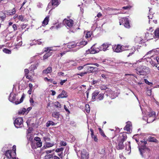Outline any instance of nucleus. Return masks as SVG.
<instances>
[{
  "label": "nucleus",
  "mask_w": 159,
  "mask_h": 159,
  "mask_svg": "<svg viewBox=\"0 0 159 159\" xmlns=\"http://www.w3.org/2000/svg\"><path fill=\"white\" fill-rule=\"evenodd\" d=\"M136 73L139 75H145L148 74L149 68L144 66L138 67L136 69Z\"/></svg>",
  "instance_id": "1"
},
{
  "label": "nucleus",
  "mask_w": 159,
  "mask_h": 159,
  "mask_svg": "<svg viewBox=\"0 0 159 159\" xmlns=\"http://www.w3.org/2000/svg\"><path fill=\"white\" fill-rule=\"evenodd\" d=\"M24 97V94H23L20 99V101H19L18 99H16L15 94H10L9 96V100L11 102L14 103L16 104L17 105L23 101Z\"/></svg>",
  "instance_id": "2"
},
{
  "label": "nucleus",
  "mask_w": 159,
  "mask_h": 159,
  "mask_svg": "<svg viewBox=\"0 0 159 159\" xmlns=\"http://www.w3.org/2000/svg\"><path fill=\"white\" fill-rule=\"evenodd\" d=\"M120 25H123L126 28L129 29L130 27L129 20L126 17L120 18H119Z\"/></svg>",
  "instance_id": "3"
},
{
  "label": "nucleus",
  "mask_w": 159,
  "mask_h": 159,
  "mask_svg": "<svg viewBox=\"0 0 159 159\" xmlns=\"http://www.w3.org/2000/svg\"><path fill=\"white\" fill-rule=\"evenodd\" d=\"M23 121L22 117H18L15 120L14 124L15 126L17 128L21 127L23 125Z\"/></svg>",
  "instance_id": "4"
},
{
  "label": "nucleus",
  "mask_w": 159,
  "mask_h": 159,
  "mask_svg": "<svg viewBox=\"0 0 159 159\" xmlns=\"http://www.w3.org/2000/svg\"><path fill=\"white\" fill-rule=\"evenodd\" d=\"M95 44H94L92 47L90 49H89L86 51V53L87 54H95L99 52L100 50L99 48H97L95 47Z\"/></svg>",
  "instance_id": "5"
},
{
  "label": "nucleus",
  "mask_w": 159,
  "mask_h": 159,
  "mask_svg": "<svg viewBox=\"0 0 159 159\" xmlns=\"http://www.w3.org/2000/svg\"><path fill=\"white\" fill-rule=\"evenodd\" d=\"M117 142H116V148L117 150H122L124 149L125 147V144H124V142L117 139Z\"/></svg>",
  "instance_id": "6"
},
{
  "label": "nucleus",
  "mask_w": 159,
  "mask_h": 159,
  "mask_svg": "<svg viewBox=\"0 0 159 159\" xmlns=\"http://www.w3.org/2000/svg\"><path fill=\"white\" fill-rule=\"evenodd\" d=\"M127 139V133L124 132L120 133L119 136L118 137L117 139L124 142Z\"/></svg>",
  "instance_id": "7"
},
{
  "label": "nucleus",
  "mask_w": 159,
  "mask_h": 159,
  "mask_svg": "<svg viewBox=\"0 0 159 159\" xmlns=\"http://www.w3.org/2000/svg\"><path fill=\"white\" fill-rule=\"evenodd\" d=\"M111 45V44L108 43H104L99 47L100 50L105 51L109 50L108 48Z\"/></svg>",
  "instance_id": "8"
},
{
  "label": "nucleus",
  "mask_w": 159,
  "mask_h": 159,
  "mask_svg": "<svg viewBox=\"0 0 159 159\" xmlns=\"http://www.w3.org/2000/svg\"><path fill=\"white\" fill-rule=\"evenodd\" d=\"M64 21L65 22L66 26L69 28L71 27L74 24L73 20L71 19L69 20L65 19L64 20Z\"/></svg>",
  "instance_id": "9"
},
{
  "label": "nucleus",
  "mask_w": 159,
  "mask_h": 159,
  "mask_svg": "<svg viewBox=\"0 0 159 159\" xmlns=\"http://www.w3.org/2000/svg\"><path fill=\"white\" fill-rule=\"evenodd\" d=\"M122 45L118 44L117 46H115L112 48L114 51L116 52H120L123 51Z\"/></svg>",
  "instance_id": "10"
},
{
  "label": "nucleus",
  "mask_w": 159,
  "mask_h": 159,
  "mask_svg": "<svg viewBox=\"0 0 159 159\" xmlns=\"http://www.w3.org/2000/svg\"><path fill=\"white\" fill-rule=\"evenodd\" d=\"M86 69L87 70L88 72L89 73L97 71L98 70V69L97 67L91 66H87Z\"/></svg>",
  "instance_id": "11"
},
{
  "label": "nucleus",
  "mask_w": 159,
  "mask_h": 159,
  "mask_svg": "<svg viewBox=\"0 0 159 159\" xmlns=\"http://www.w3.org/2000/svg\"><path fill=\"white\" fill-rule=\"evenodd\" d=\"M154 35L152 33L147 32L145 34V39L147 41L152 39Z\"/></svg>",
  "instance_id": "12"
},
{
  "label": "nucleus",
  "mask_w": 159,
  "mask_h": 159,
  "mask_svg": "<svg viewBox=\"0 0 159 159\" xmlns=\"http://www.w3.org/2000/svg\"><path fill=\"white\" fill-rule=\"evenodd\" d=\"M81 158L82 159H89V154L85 150H84L81 152Z\"/></svg>",
  "instance_id": "13"
},
{
  "label": "nucleus",
  "mask_w": 159,
  "mask_h": 159,
  "mask_svg": "<svg viewBox=\"0 0 159 159\" xmlns=\"http://www.w3.org/2000/svg\"><path fill=\"white\" fill-rule=\"evenodd\" d=\"M5 12L6 15L10 16L14 14L16 12V11L15 8H13L12 10L5 11Z\"/></svg>",
  "instance_id": "14"
},
{
  "label": "nucleus",
  "mask_w": 159,
  "mask_h": 159,
  "mask_svg": "<svg viewBox=\"0 0 159 159\" xmlns=\"http://www.w3.org/2000/svg\"><path fill=\"white\" fill-rule=\"evenodd\" d=\"M78 44V43H76L74 42H71L68 43L67 47L70 48H73L77 46H79V45H77Z\"/></svg>",
  "instance_id": "15"
},
{
  "label": "nucleus",
  "mask_w": 159,
  "mask_h": 159,
  "mask_svg": "<svg viewBox=\"0 0 159 159\" xmlns=\"http://www.w3.org/2000/svg\"><path fill=\"white\" fill-rule=\"evenodd\" d=\"M128 52L129 54L127 55V57H129L130 56L132 55L134 53L135 51H136L135 48V47H132V48H130L128 50Z\"/></svg>",
  "instance_id": "16"
},
{
  "label": "nucleus",
  "mask_w": 159,
  "mask_h": 159,
  "mask_svg": "<svg viewBox=\"0 0 159 159\" xmlns=\"http://www.w3.org/2000/svg\"><path fill=\"white\" fill-rule=\"evenodd\" d=\"M90 130L91 132V136L92 139H93L94 141L95 142H98V139L97 137V136L94 134L93 129H90Z\"/></svg>",
  "instance_id": "17"
},
{
  "label": "nucleus",
  "mask_w": 159,
  "mask_h": 159,
  "mask_svg": "<svg viewBox=\"0 0 159 159\" xmlns=\"http://www.w3.org/2000/svg\"><path fill=\"white\" fill-rule=\"evenodd\" d=\"M99 92L97 90L94 91L92 94V99L93 100H95L98 94H99Z\"/></svg>",
  "instance_id": "18"
},
{
  "label": "nucleus",
  "mask_w": 159,
  "mask_h": 159,
  "mask_svg": "<svg viewBox=\"0 0 159 159\" xmlns=\"http://www.w3.org/2000/svg\"><path fill=\"white\" fill-rule=\"evenodd\" d=\"M131 125V122L129 121L127 122V124L124 127V129L125 130L127 131H130V127Z\"/></svg>",
  "instance_id": "19"
},
{
  "label": "nucleus",
  "mask_w": 159,
  "mask_h": 159,
  "mask_svg": "<svg viewBox=\"0 0 159 159\" xmlns=\"http://www.w3.org/2000/svg\"><path fill=\"white\" fill-rule=\"evenodd\" d=\"M67 97V96L66 95V92L65 91L63 90L62 93L58 96L57 98H66Z\"/></svg>",
  "instance_id": "20"
},
{
  "label": "nucleus",
  "mask_w": 159,
  "mask_h": 159,
  "mask_svg": "<svg viewBox=\"0 0 159 159\" xmlns=\"http://www.w3.org/2000/svg\"><path fill=\"white\" fill-rule=\"evenodd\" d=\"M155 116V113L154 111L151 112L149 113L148 114V120L150 118H152L153 119L152 120V121H153L154 120V118Z\"/></svg>",
  "instance_id": "21"
},
{
  "label": "nucleus",
  "mask_w": 159,
  "mask_h": 159,
  "mask_svg": "<svg viewBox=\"0 0 159 159\" xmlns=\"http://www.w3.org/2000/svg\"><path fill=\"white\" fill-rule=\"evenodd\" d=\"M11 150H7L6 151L5 155L7 158L9 159H11L12 157V156L11 155Z\"/></svg>",
  "instance_id": "22"
},
{
  "label": "nucleus",
  "mask_w": 159,
  "mask_h": 159,
  "mask_svg": "<svg viewBox=\"0 0 159 159\" xmlns=\"http://www.w3.org/2000/svg\"><path fill=\"white\" fill-rule=\"evenodd\" d=\"M52 71V68L51 67H48L46 69L43 70V73L47 74L50 73Z\"/></svg>",
  "instance_id": "23"
},
{
  "label": "nucleus",
  "mask_w": 159,
  "mask_h": 159,
  "mask_svg": "<svg viewBox=\"0 0 159 159\" xmlns=\"http://www.w3.org/2000/svg\"><path fill=\"white\" fill-rule=\"evenodd\" d=\"M148 140L150 142H154L157 143H158V141L154 137H149L148 138Z\"/></svg>",
  "instance_id": "24"
},
{
  "label": "nucleus",
  "mask_w": 159,
  "mask_h": 159,
  "mask_svg": "<svg viewBox=\"0 0 159 159\" xmlns=\"http://www.w3.org/2000/svg\"><path fill=\"white\" fill-rule=\"evenodd\" d=\"M49 21V16H46L42 22V25L44 26L47 25Z\"/></svg>",
  "instance_id": "25"
},
{
  "label": "nucleus",
  "mask_w": 159,
  "mask_h": 159,
  "mask_svg": "<svg viewBox=\"0 0 159 159\" xmlns=\"http://www.w3.org/2000/svg\"><path fill=\"white\" fill-rule=\"evenodd\" d=\"M122 48L123 51H124L128 50L130 48V46L127 44H124L122 45Z\"/></svg>",
  "instance_id": "26"
},
{
  "label": "nucleus",
  "mask_w": 159,
  "mask_h": 159,
  "mask_svg": "<svg viewBox=\"0 0 159 159\" xmlns=\"http://www.w3.org/2000/svg\"><path fill=\"white\" fill-rule=\"evenodd\" d=\"M52 52H47L46 53H45L43 56V59L45 60L51 56L52 55Z\"/></svg>",
  "instance_id": "27"
},
{
  "label": "nucleus",
  "mask_w": 159,
  "mask_h": 159,
  "mask_svg": "<svg viewBox=\"0 0 159 159\" xmlns=\"http://www.w3.org/2000/svg\"><path fill=\"white\" fill-rule=\"evenodd\" d=\"M51 2L52 6L57 7L59 4L58 0H52Z\"/></svg>",
  "instance_id": "28"
},
{
  "label": "nucleus",
  "mask_w": 159,
  "mask_h": 159,
  "mask_svg": "<svg viewBox=\"0 0 159 159\" xmlns=\"http://www.w3.org/2000/svg\"><path fill=\"white\" fill-rule=\"evenodd\" d=\"M52 116L57 119H58L59 117L60 114L59 112L54 111L52 114Z\"/></svg>",
  "instance_id": "29"
},
{
  "label": "nucleus",
  "mask_w": 159,
  "mask_h": 159,
  "mask_svg": "<svg viewBox=\"0 0 159 159\" xmlns=\"http://www.w3.org/2000/svg\"><path fill=\"white\" fill-rule=\"evenodd\" d=\"M37 66L36 64H34L32 65L31 66L29 67V69L30 71H32L36 69L37 68Z\"/></svg>",
  "instance_id": "30"
},
{
  "label": "nucleus",
  "mask_w": 159,
  "mask_h": 159,
  "mask_svg": "<svg viewBox=\"0 0 159 159\" xmlns=\"http://www.w3.org/2000/svg\"><path fill=\"white\" fill-rule=\"evenodd\" d=\"M104 98V94L101 93L99 94L96 98L99 100H102Z\"/></svg>",
  "instance_id": "31"
},
{
  "label": "nucleus",
  "mask_w": 159,
  "mask_h": 159,
  "mask_svg": "<svg viewBox=\"0 0 159 159\" xmlns=\"http://www.w3.org/2000/svg\"><path fill=\"white\" fill-rule=\"evenodd\" d=\"M56 124H55L52 121H48L46 123V126L48 127L50 125H54Z\"/></svg>",
  "instance_id": "32"
},
{
  "label": "nucleus",
  "mask_w": 159,
  "mask_h": 159,
  "mask_svg": "<svg viewBox=\"0 0 159 159\" xmlns=\"http://www.w3.org/2000/svg\"><path fill=\"white\" fill-rule=\"evenodd\" d=\"M54 105L57 108H61L62 107L61 105L58 101L54 102Z\"/></svg>",
  "instance_id": "33"
},
{
  "label": "nucleus",
  "mask_w": 159,
  "mask_h": 159,
  "mask_svg": "<svg viewBox=\"0 0 159 159\" xmlns=\"http://www.w3.org/2000/svg\"><path fill=\"white\" fill-rule=\"evenodd\" d=\"M98 129L100 134L104 138H106L107 137L106 136L105 134L104 131L103 130H102L101 128H99Z\"/></svg>",
  "instance_id": "34"
},
{
  "label": "nucleus",
  "mask_w": 159,
  "mask_h": 159,
  "mask_svg": "<svg viewBox=\"0 0 159 159\" xmlns=\"http://www.w3.org/2000/svg\"><path fill=\"white\" fill-rule=\"evenodd\" d=\"M18 19L21 21H25V19L24 18V16L22 15H18Z\"/></svg>",
  "instance_id": "35"
},
{
  "label": "nucleus",
  "mask_w": 159,
  "mask_h": 159,
  "mask_svg": "<svg viewBox=\"0 0 159 159\" xmlns=\"http://www.w3.org/2000/svg\"><path fill=\"white\" fill-rule=\"evenodd\" d=\"M154 34L156 37L159 38V29L158 28L155 31Z\"/></svg>",
  "instance_id": "36"
},
{
  "label": "nucleus",
  "mask_w": 159,
  "mask_h": 159,
  "mask_svg": "<svg viewBox=\"0 0 159 159\" xmlns=\"http://www.w3.org/2000/svg\"><path fill=\"white\" fill-rule=\"evenodd\" d=\"M13 36L11 33H10L7 34V35L6 36V38L8 40L11 39L12 38Z\"/></svg>",
  "instance_id": "37"
},
{
  "label": "nucleus",
  "mask_w": 159,
  "mask_h": 159,
  "mask_svg": "<svg viewBox=\"0 0 159 159\" xmlns=\"http://www.w3.org/2000/svg\"><path fill=\"white\" fill-rule=\"evenodd\" d=\"M53 156V155L52 154H47L44 157L45 159H49L50 158H52V159Z\"/></svg>",
  "instance_id": "38"
},
{
  "label": "nucleus",
  "mask_w": 159,
  "mask_h": 159,
  "mask_svg": "<svg viewBox=\"0 0 159 159\" xmlns=\"http://www.w3.org/2000/svg\"><path fill=\"white\" fill-rule=\"evenodd\" d=\"M51 48L50 47H47V48H44V52H51V51H52V50L51 49Z\"/></svg>",
  "instance_id": "39"
},
{
  "label": "nucleus",
  "mask_w": 159,
  "mask_h": 159,
  "mask_svg": "<svg viewBox=\"0 0 159 159\" xmlns=\"http://www.w3.org/2000/svg\"><path fill=\"white\" fill-rule=\"evenodd\" d=\"M3 51L4 52L7 54H10L11 53L10 50L7 48H4L3 50Z\"/></svg>",
  "instance_id": "40"
},
{
  "label": "nucleus",
  "mask_w": 159,
  "mask_h": 159,
  "mask_svg": "<svg viewBox=\"0 0 159 159\" xmlns=\"http://www.w3.org/2000/svg\"><path fill=\"white\" fill-rule=\"evenodd\" d=\"M12 148H13L12 150L13 151H14L13 156H15L16 155V146L15 145H14L13 146Z\"/></svg>",
  "instance_id": "41"
},
{
  "label": "nucleus",
  "mask_w": 159,
  "mask_h": 159,
  "mask_svg": "<svg viewBox=\"0 0 159 159\" xmlns=\"http://www.w3.org/2000/svg\"><path fill=\"white\" fill-rule=\"evenodd\" d=\"M91 35L92 32L90 31H88L87 32L86 34L85 37L86 38H90L91 36Z\"/></svg>",
  "instance_id": "42"
},
{
  "label": "nucleus",
  "mask_w": 159,
  "mask_h": 159,
  "mask_svg": "<svg viewBox=\"0 0 159 159\" xmlns=\"http://www.w3.org/2000/svg\"><path fill=\"white\" fill-rule=\"evenodd\" d=\"M46 147L49 148L53 146L54 145V144L49 142H46Z\"/></svg>",
  "instance_id": "43"
},
{
  "label": "nucleus",
  "mask_w": 159,
  "mask_h": 159,
  "mask_svg": "<svg viewBox=\"0 0 159 159\" xmlns=\"http://www.w3.org/2000/svg\"><path fill=\"white\" fill-rule=\"evenodd\" d=\"M64 148H57L55 150V152H62L63 151L64 149Z\"/></svg>",
  "instance_id": "44"
},
{
  "label": "nucleus",
  "mask_w": 159,
  "mask_h": 159,
  "mask_svg": "<svg viewBox=\"0 0 159 159\" xmlns=\"http://www.w3.org/2000/svg\"><path fill=\"white\" fill-rule=\"evenodd\" d=\"M85 107L87 112L89 113L90 111V108L89 105L88 104H86Z\"/></svg>",
  "instance_id": "45"
},
{
  "label": "nucleus",
  "mask_w": 159,
  "mask_h": 159,
  "mask_svg": "<svg viewBox=\"0 0 159 159\" xmlns=\"http://www.w3.org/2000/svg\"><path fill=\"white\" fill-rule=\"evenodd\" d=\"M2 15L1 14V15H2V16H0V18L2 20H4L6 18V14L5 12V13H2Z\"/></svg>",
  "instance_id": "46"
},
{
  "label": "nucleus",
  "mask_w": 159,
  "mask_h": 159,
  "mask_svg": "<svg viewBox=\"0 0 159 159\" xmlns=\"http://www.w3.org/2000/svg\"><path fill=\"white\" fill-rule=\"evenodd\" d=\"M36 144V146L38 148L41 147L42 146V142L41 141L37 142Z\"/></svg>",
  "instance_id": "47"
},
{
  "label": "nucleus",
  "mask_w": 159,
  "mask_h": 159,
  "mask_svg": "<svg viewBox=\"0 0 159 159\" xmlns=\"http://www.w3.org/2000/svg\"><path fill=\"white\" fill-rule=\"evenodd\" d=\"M131 7V6L130 5L125 6L122 7V8L124 10H129Z\"/></svg>",
  "instance_id": "48"
},
{
  "label": "nucleus",
  "mask_w": 159,
  "mask_h": 159,
  "mask_svg": "<svg viewBox=\"0 0 159 159\" xmlns=\"http://www.w3.org/2000/svg\"><path fill=\"white\" fill-rule=\"evenodd\" d=\"M60 145L61 146H65L66 145L67 143L66 142L61 141L60 142Z\"/></svg>",
  "instance_id": "49"
},
{
  "label": "nucleus",
  "mask_w": 159,
  "mask_h": 159,
  "mask_svg": "<svg viewBox=\"0 0 159 159\" xmlns=\"http://www.w3.org/2000/svg\"><path fill=\"white\" fill-rule=\"evenodd\" d=\"M87 43V41H83L80 42L79 43H78V45L79 44H81V45H83V46H84L86 45Z\"/></svg>",
  "instance_id": "50"
},
{
  "label": "nucleus",
  "mask_w": 159,
  "mask_h": 159,
  "mask_svg": "<svg viewBox=\"0 0 159 159\" xmlns=\"http://www.w3.org/2000/svg\"><path fill=\"white\" fill-rule=\"evenodd\" d=\"M87 74V72H83L79 74H77V75H80L81 77H82L83 76H84L85 74Z\"/></svg>",
  "instance_id": "51"
},
{
  "label": "nucleus",
  "mask_w": 159,
  "mask_h": 159,
  "mask_svg": "<svg viewBox=\"0 0 159 159\" xmlns=\"http://www.w3.org/2000/svg\"><path fill=\"white\" fill-rule=\"evenodd\" d=\"M144 81H145V83L146 84H148V85H152V83L151 82H149L147 79H144Z\"/></svg>",
  "instance_id": "52"
},
{
  "label": "nucleus",
  "mask_w": 159,
  "mask_h": 159,
  "mask_svg": "<svg viewBox=\"0 0 159 159\" xmlns=\"http://www.w3.org/2000/svg\"><path fill=\"white\" fill-rule=\"evenodd\" d=\"M107 89V87L104 85H103L101 86V89L102 90H105Z\"/></svg>",
  "instance_id": "53"
},
{
  "label": "nucleus",
  "mask_w": 159,
  "mask_h": 159,
  "mask_svg": "<svg viewBox=\"0 0 159 159\" xmlns=\"http://www.w3.org/2000/svg\"><path fill=\"white\" fill-rule=\"evenodd\" d=\"M34 140L37 142L41 141L40 138L38 137H35Z\"/></svg>",
  "instance_id": "54"
},
{
  "label": "nucleus",
  "mask_w": 159,
  "mask_h": 159,
  "mask_svg": "<svg viewBox=\"0 0 159 159\" xmlns=\"http://www.w3.org/2000/svg\"><path fill=\"white\" fill-rule=\"evenodd\" d=\"M29 70L28 69H25L24 70L25 75L26 74H29Z\"/></svg>",
  "instance_id": "55"
},
{
  "label": "nucleus",
  "mask_w": 159,
  "mask_h": 159,
  "mask_svg": "<svg viewBox=\"0 0 159 159\" xmlns=\"http://www.w3.org/2000/svg\"><path fill=\"white\" fill-rule=\"evenodd\" d=\"M31 146L32 148L33 149H36L37 147L35 145V143H32L31 144Z\"/></svg>",
  "instance_id": "56"
},
{
  "label": "nucleus",
  "mask_w": 159,
  "mask_h": 159,
  "mask_svg": "<svg viewBox=\"0 0 159 159\" xmlns=\"http://www.w3.org/2000/svg\"><path fill=\"white\" fill-rule=\"evenodd\" d=\"M58 155L61 158V159H62L63 157V152H61V153H58Z\"/></svg>",
  "instance_id": "57"
},
{
  "label": "nucleus",
  "mask_w": 159,
  "mask_h": 159,
  "mask_svg": "<svg viewBox=\"0 0 159 159\" xmlns=\"http://www.w3.org/2000/svg\"><path fill=\"white\" fill-rule=\"evenodd\" d=\"M25 76L27 79L29 80L31 79L32 78V77L30 75H29L28 74L25 75Z\"/></svg>",
  "instance_id": "58"
},
{
  "label": "nucleus",
  "mask_w": 159,
  "mask_h": 159,
  "mask_svg": "<svg viewBox=\"0 0 159 159\" xmlns=\"http://www.w3.org/2000/svg\"><path fill=\"white\" fill-rule=\"evenodd\" d=\"M67 81V79L63 80H61V81L60 82V84L61 85H63L64 83L66 82Z\"/></svg>",
  "instance_id": "59"
},
{
  "label": "nucleus",
  "mask_w": 159,
  "mask_h": 159,
  "mask_svg": "<svg viewBox=\"0 0 159 159\" xmlns=\"http://www.w3.org/2000/svg\"><path fill=\"white\" fill-rule=\"evenodd\" d=\"M12 27L13 28L14 30V31L16 30L17 29V26L16 24H13L12 25Z\"/></svg>",
  "instance_id": "60"
},
{
  "label": "nucleus",
  "mask_w": 159,
  "mask_h": 159,
  "mask_svg": "<svg viewBox=\"0 0 159 159\" xmlns=\"http://www.w3.org/2000/svg\"><path fill=\"white\" fill-rule=\"evenodd\" d=\"M64 109H65L66 111V112H68V113H70V111H69V110L67 108V107L65 105H64Z\"/></svg>",
  "instance_id": "61"
},
{
  "label": "nucleus",
  "mask_w": 159,
  "mask_h": 159,
  "mask_svg": "<svg viewBox=\"0 0 159 159\" xmlns=\"http://www.w3.org/2000/svg\"><path fill=\"white\" fill-rule=\"evenodd\" d=\"M21 28L22 30H23L24 29H25L26 27V25L25 24H23L22 25H21Z\"/></svg>",
  "instance_id": "62"
},
{
  "label": "nucleus",
  "mask_w": 159,
  "mask_h": 159,
  "mask_svg": "<svg viewBox=\"0 0 159 159\" xmlns=\"http://www.w3.org/2000/svg\"><path fill=\"white\" fill-rule=\"evenodd\" d=\"M147 93L148 96H151V90H148L147 91Z\"/></svg>",
  "instance_id": "63"
},
{
  "label": "nucleus",
  "mask_w": 159,
  "mask_h": 159,
  "mask_svg": "<svg viewBox=\"0 0 159 159\" xmlns=\"http://www.w3.org/2000/svg\"><path fill=\"white\" fill-rule=\"evenodd\" d=\"M52 159H60L59 157L56 156H53Z\"/></svg>",
  "instance_id": "64"
}]
</instances>
